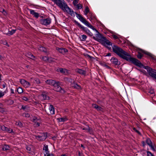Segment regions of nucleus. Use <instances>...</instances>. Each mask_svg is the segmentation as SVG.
<instances>
[{"label":"nucleus","mask_w":156,"mask_h":156,"mask_svg":"<svg viewBox=\"0 0 156 156\" xmlns=\"http://www.w3.org/2000/svg\"><path fill=\"white\" fill-rule=\"evenodd\" d=\"M114 52L117 55L120 57L126 60L129 62L131 63L136 66L140 68L143 67L147 70L148 73L149 69L151 68L148 66H144L140 61L137 59L131 57L130 55L125 51L122 48L116 46H114L113 48Z\"/></svg>","instance_id":"f257e3e1"},{"label":"nucleus","mask_w":156,"mask_h":156,"mask_svg":"<svg viewBox=\"0 0 156 156\" xmlns=\"http://www.w3.org/2000/svg\"><path fill=\"white\" fill-rule=\"evenodd\" d=\"M45 82L46 83L53 86L55 90L56 91L62 93L65 92L64 90L60 86L59 82L52 80H48L46 81Z\"/></svg>","instance_id":"f03ea898"},{"label":"nucleus","mask_w":156,"mask_h":156,"mask_svg":"<svg viewBox=\"0 0 156 156\" xmlns=\"http://www.w3.org/2000/svg\"><path fill=\"white\" fill-rule=\"evenodd\" d=\"M93 38L94 40L100 43L103 46H104L105 47L108 48L109 50H111V48L110 47H109L107 46L106 44L108 45H111L112 47V49H113V48L114 46H116L118 47V46L116 45H114L113 46H112V43L110 42L108 40H107L105 37H103L102 39H98L97 38H96L94 36L93 37ZM119 48H120L119 47ZM112 50H113V49H112Z\"/></svg>","instance_id":"7ed1b4c3"},{"label":"nucleus","mask_w":156,"mask_h":156,"mask_svg":"<svg viewBox=\"0 0 156 156\" xmlns=\"http://www.w3.org/2000/svg\"><path fill=\"white\" fill-rule=\"evenodd\" d=\"M76 15V17L79 20L86 26L88 27L91 28L93 30L97 31L96 29L94 27L90 24L85 18H84L80 14H78L76 12H75Z\"/></svg>","instance_id":"20e7f679"},{"label":"nucleus","mask_w":156,"mask_h":156,"mask_svg":"<svg viewBox=\"0 0 156 156\" xmlns=\"http://www.w3.org/2000/svg\"><path fill=\"white\" fill-rule=\"evenodd\" d=\"M76 15V17L79 20L86 26L88 27L91 28L93 30L97 31L96 29L94 27L90 24L85 18H84L80 14H78L76 12H75Z\"/></svg>","instance_id":"39448f33"},{"label":"nucleus","mask_w":156,"mask_h":156,"mask_svg":"<svg viewBox=\"0 0 156 156\" xmlns=\"http://www.w3.org/2000/svg\"><path fill=\"white\" fill-rule=\"evenodd\" d=\"M51 1L62 10H65V8L67 4L64 0H51Z\"/></svg>","instance_id":"423d86ee"},{"label":"nucleus","mask_w":156,"mask_h":156,"mask_svg":"<svg viewBox=\"0 0 156 156\" xmlns=\"http://www.w3.org/2000/svg\"><path fill=\"white\" fill-rule=\"evenodd\" d=\"M47 133L46 132L40 133L39 134L34 135L35 139L39 141H44L47 137Z\"/></svg>","instance_id":"0eeeda50"},{"label":"nucleus","mask_w":156,"mask_h":156,"mask_svg":"<svg viewBox=\"0 0 156 156\" xmlns=\"http://www.w3.org/2000/svg\"><path fill=\"white\" fill-rule=\"evenodd\" d=\"M51 22V19L50 18L46 19H41L40 20L41 24L44 26H47L50 24Z\"/></svg>","instance_id":"6e6552de"},{"label":"nucleus","mask_w":156,"mask_h":156,"mask_svg":"<svg viewBox=\"0 0 156 156\" xmlns=\"http://www.w3.org/2000/svg\"><path fill=\"white\" fill-rule=\"evenodd\" d=\"M148 72L149 75L152 78L156 80V70L153 69L152 68L149 69Z\"/></svg>","instance_id":"1a4fd4ad"},{"label":"nucleus","mask_w":156,"mask_h":156,"mask_svg":"<svg viewBox=\"0 0 156 156\" xmlns=\"http://www.w3.org/2000/svg\"><path fill=\"white\" fill-rule=\"evenodd\" d=\"M20 82L22 84L25 88H27L29 87L30 85L29 82L26 80L24 79H21L20 80Z\"/></svg>","instance_id":"9d476101"},{"label":"nucleus","mask_w":156,"mask_h":156,"mask_svg":"<svg viewBox=\"0 0 156 156\" xmlns=\"http://www.w3.org/2000/svg\"><path fill=\"white\" fill-rule=\"evenodd\" d=\"M64 11L66 12L68 14H69L72 16H74V12L72 9L69 7L67 5V6H66V8H65V10Z\"/></svg>","instance_id":"9b49d317"},{"label":"nucleus","mask_w":156,"mask_h":156,"mask_svg":"<svg viewBox=\"0 0 156 156\" xmlns=\"http://www.w3.org/2000/svg\"><path fill=\"white\" fill-rule=\"evenodd\" d=\"M110 60L112 63L115 66H119L120 65V62H119L118 59L116 58L112 57Z\"/></svg>","instance_id":"f8f14e48"},{"label":"nucleus","mask_w":156,"mask_h":156,"mask_svg":"<svg viewBox=\"0 0 156 156\" xmlns=\"http://www.w3.org/2000/svg\"><path fill=\"white\" fill-rule=\"evenodd\" d=\"M56 49L59 52L63 55L65 54L66 52L68 51L67 49L65 48L57 47Z\"/></svg>","instance_id":"ddd939ff"},{"label":"nucleus","mask_w":156,"mask_h":156,"mask_svg":"<svg viewBox=\"0 0 156 156\" xmlns=\"http://www.w3.org/2000/svg\"><path fill=\"white\" fill-rule=\"evenodd\" d=\"M75 71L77 73L81 75L85 76L86 74V72L85 70L79 68L76 69Z\"/></svg>","instance_id":"4468645a"},{"label":"nucleus","mask_w":156,"mask_h":156,"mask_svg":"<svg viewBox=\"0 0 156 156\" xmlns=\"http://www.w3.org/2000/svg\"><path fill=\"white\" fill-rule=\"evenodd\" d=\"M75 23L80 27L85 32H86L87 30L88 29L87 27H85L83 26H82L79 23L76 21H75Z\"/></svg>","instance_id":"2eb2a0df"},{"label":"nucleus","mask_w":156,"mask_h":156,"mask_svg":"<svg viewBox=\"0 0 156 156\" xmlns=\"http://www.w3.org/2000/svg\"><path fill=\"white\" fill-rule=\"evenodd\" d=\"M30 13L31 14L34 15V16L37 18L39 16V14L38 13L35 12L33 10L30 9Z\"/></svg>","instance_id":"dca6fc26"},{"label":"nucleus","mask_w":156,"mask_h":156,"mask_svg":"<svg viewBox=\"0 0 156 156\" xmlns=\"http://www.w3.org/2000/svg\"><path fill=\"white\" fill-rule=\"evenodd\" d=\"M16 29H12L11 30H9L8 32L7 33H6L5 34L6 35L9 36L14 34L16 32Z\"/></svg>","instance_id":"f3484780"},{"label":"nucleus","mask_w":156,"mask_h":156,"mask_svg":"<svg viewBox=\"0 0 156 156\" xmlns=\"http://www.w3.org/2000/svg\"><path fill=\"white\" fill-rule=\"evenodd\" d=\"M50 114H55L54 108L52 105H50L49 107Z\"/></svg>","instance_id":"a211bd4d"},{"label":"nucleus","mask_w":156,"mask_h":156,"mask_svg":"<svg viewBox=\"0 0 156 156\" xmlns=\"http://www.w3.org/2000/svg\"><path fill=\"white\" fill-rule=\"evenodd\" d=\"M92 105L94 108H95L98 111H101L102 109V108L101 107L99 106L96 104H93Z\"/></svg>","instance_id":"6ab92c4d"},{"label":"nucleus","mask_w":156,"mask_h":156,"mask_svg":"<svg viewBox=\"0 0 156 156\" xmlns=\"http://www.w3.org/2000/svg\"><path fill=\"white\" fill-rule=\"evenodd\" d=\"M10 147L7 144H4L2 146V150L4 151H7L9 150Z\"/></svg>","instance_id":"aec40b11"},{"label":"nucleus","mask_w":156,"mask_h":156,"mask_svg":"<svg viewBox=\"0 0 156 156\" xmlns=\"http://www.w3.org/2000/svg\"><path fill=\"white\" fill-rule=\"evenodd\" d=\"M146 142L147 144L150 147H152V145L153 144L149 138H147L146 140Z\"/></svg>","instance_id":"412c9836"},{"label":"nucleus","mask_w":156,"mask_h":156,"mask_svg":"<svg viewBox=\"0 0 156 156\" xmlns=\"http://www.w3.org/2000/svg\"><path fill=\"white\" fill-rule=\"evenodd\" d=\"M72 86L74 88L80 90L81 89L80 86L78 85L76 83H74L72 84Z\"/></svg>","instance_id":"4be33fe9"},{"label":"nucleus","mask_w":156,"mask_h":156,"mask_svg":"<svg viewBox=\"0 0 156 156\" xmlns=\"http://www.w3.org/2000/svg\"><path fill=\"white\" fill-rule=\"evenodd\" d=\"M57 120L59 122H64L68 120V119L65 118H59L57 119Z\"/></svg>","instance_id":"5701e85b"},{"label":"nucleus","mask_w":156,"mask_h":156,"mask_svg":"<svg viewBox=\"0 0 156 156\" xmlns=\"http://www.w3.org/2000/svg\"><path fill=\"white\" fill-rule=\"evenodd\" d=\"M26 56L32 59H34L35 58V57L30 52L27 53Z\"/></svg>","instance_id":"b1692460"},{"label":"nucleus","mask_w":156,"mask_h":156,"mask_svg":"<svg viewBox=\"0 0 156 156\" xmlns=\"http://www.w3.org/2000/svg\"><path fill=\"white\" fill-rule=\"evenodd\" d=\"M144 53L150 56V57H151V58L153 59V60H156V58H155L154 56H153V55H152L151 53H149V52H145Z\"/></svg>","instance_id":"393cba45"},{"label":"nucleus","mask_w":156,"mask_h":156,"mask_svg":"<svg viewBox=\"0 0 156 156\" xmlns=\"http://www.w3.org/2000/svg\"><path fill=\"white\" fill-rule=\"evenodd\" d=\"M96 30L97 31H95L97 32L98 34H96V37H95L96 38H98V39L97 37H100V38H101L100 39H102V37H104L102 35V34H100L99 32L98 31V30Z\"/></svg>","instance_id":"a878e982"},{"label":"nucleus","mask_w":156,"mask_h":156,"mask_svg":"<svg viewBox=\"0 0 156 156\" xmlns=\"http://www.w3.org/2000/svg\"><path fill=\"white\" fill-rule=\"evenodd\" d=\"M43 150H44L45 151V153H48L49 151L48 149V145H44L43 147Z\"/></svg>","instance_id":"bb28decb"},{"label":"nucleus","mask_w":156,"mask_h":156,"mask_svg":"<svg viewBox=\"0 0 156 156\" xmlns=\"http://www.w3.org/2000/svg\"><path fill=\"white\" fill-rule=\"evenodd\" d=\"M59 71L61 73L65 74L67 73V70L65 69L60 68L59 69Z\"/></svg>","instance_id":"cd10ccee"},{"label":"nucleus","mask_w":156,"mask_h":156,"mask_svg":"<svg viewBox=\"0 0 156 156\" xmlns=\"http://www.w3.org/2000/svg\"><path fill=\"white\" fill-rule=\"evenodd\" d=\"M41 95L43 97V99L44 100H48L49 98V97L45 94H42Z\"/></svg>","instance_id":"c85d7f7f"},{"label":"nucleus","mask_w":156,"mask_h":156,"mask_svg":"<svg viewBox=\"0 0 156 156\" xmlns=\"http://www.w3.org/2000/svg\"><path fill=\"white\" fill-rule=\"evenodd\" d=\"M15 124L16 125L19 126L20 127L23 126V124L20 121L16 122Z\"/></svg>","instance_id":"c756f323"},{"label":"nucleus","mask_w":156,"mask_h":156,"mask_svg":"<svg viewBox=\"0 0 156 156\" xmlns=\"http://www.w3.org/2000/svg\"><path fill=\"white\" fill-rule=\"evenodd\" d=\"M17 91L18 93L21 94L23 92V90L21 87H19L17 89Z\"/></svg>","instance_id":"7c9ffc66"},{"label":"nucleus","mask_w":156,"mask_h":156,"mask_svg":"<svg viewBox=\"0 0 156 156\" xmlns=\"http://www.w3.org/2000/svg\"><path fill=\"white\" fill-rule=\"evenodd\" d=\"M3 105L2 104L0 103V112H5L4 108H3Z\"/></svg>","instance_id":"2f4dec72"},{"label":"nucleus","mask_w":156,"mask_h":156,"mask_svg":"<svg viewBox=\"0 0 156 156\" xmlns=\"http://www.w3.org/2000/svg\"><path fill=\"white\" fill-rule=\"evenodd\" d=\"M26 148L27 151L28 153H30L32 152L31 148L30 146H27Z\"/></svg>","instance_id":"473e14b6"},{"label":"nucleus","mask_w":156,"mask_h":156,"mask_svg":"<svg viewBox=\"0 0 156 156\" xmlns=\"http://www.w3.org/2000/svg\"><path fill=\"white\" fill-rule=\"evenodd\" d=\"M85 33L90 36L91 37L93 36V34L92 33L90 32L89 29H88L87 30V31L85 32Z\"/></svg>","instance_id":"72a5a7b5"},{"label":"nucleus","mask_w":156,"mask_h":156,"mask_svg":"<svg viewBox=\"0 0 156 156\" xmlns=\"http://www.w3.org/2000/svg\"><path fill=\"white\" fill-rule=\"evenodd\" d=\"M87 38V36L85 35H81V40L82 41H85Z\"/></svg>","instance_id":"f704fd0d"},{"label":"nucleus","mask_w":156,"mask_h":156,"mask_svg":"<svg viewBox=\"0 0 156 156\" xmlns=\"http://www.w3.org/2000/svg\"><path fill=\"white\" fill-rule=\"evenodd\" d=\"M90 10L88 6H86L85 8L84 12H85V15H87L88 13L89 12Z\"/></svg>","instance_id":"c9c22d12"},{"label":"nucleus","mask_w":156,"mask_h":156,"mask_svg":"<svg viewBox=\"0 0 156 156\" xmlns=\"http://www.w3.org/2000/svg\"><path fill=\"white\" fill-rule=\"evenodd\" d=\"M143 55L140 52H138V55H137V57L139 59H141L143 57Z\"/></svg>","instance_id":"e433bc0d"},{"label":"nucleus","mask_w":156,"mask_h":156,"mask_svg":"<svg viewBox=\"0 0 156 156\" xmlns=\"http://www.w3.org/2000/svg\"><path fill=\"white\" fill-rule=\"evenodd\" d=\"M40 49L42 51L46 52H47V49L44 47H40Z\"/></svg>","instance_id":"4c0bfd02"},{"label":"nucleus","mask_w":156,"mask_h":156,"mask_svg":"<svg viewBox=\"0 0 156 156\" xmlns=\"http://www.w3.org/2000/svg\"><path fill=\"white\" fill-rule=\"evenodd\" d=\"M102 65L103 67H105L107 69H111V67H110L109 66L107 65H106L105 64H104V63L102 64Z\"/></svg>","instance_id":"58836bf2"},{"label":"nucleus","mask_w":156,"mask_h":156,"mask_svg":"<svg viewBox=\"0 0 156 156\" xmlns=\"http://www.w3.org/2000/svg\"><path fill=\"white\" fill-rule=\"evenodd\" d=\"M76 5L77 6V8L78 9H81V8H82L83 7L82 5L80 3H79L78 4H77Z\"/></svg>","instance_id":"ea45409f"},{"label":"nucleus","mask_w":156,"mask_h":156,"mask_svg":"<svg viewBox=\"0 0 156 156\" xmlns=\"http://www.w3.org/2000/svg\"><path fill=\"white\" fill-rule=\"evenodd\" d=\"M34 80L35 81V83H36L37 84H39L41 83L40 81L38 78H35L34 79Z\"/></svg>","instance_id":"a19ab883"},{"label":"nucleus","mask_w":156,"mask_h":156,"mask_svg":"<svg viewBox=\"0 0 156 156\" xmlns=\"http://www.w3.org/2000/svg\"><path fill=\"white\" fill-rule=\"evenodd\" d=\"M147 156H155L150 151H147Z\"/></svg>","instance_id":"79ce46f5"},{"label":"nucleus","mask_w":156,"mask_h":156,"mask_svg":"<svg viewBox=\"0 0 156 156\" xmlns=\"http://www.w3.org/2000/svg\"><path fill=\"white\" fill-rule=\"evenodd\" d=\"M6 131L8 132L9 133H12L13 132V130L10 128H7Z\"/></svg>","instance_id":"37998d69"},{"label":"nucleus","mask_w":156,"mask_h":156,"mask_svg":"<svg viewBox=\"0 0 156 156\" xmlns=\"http://www.w3.org/2000/svg\"><path fill=\"white\" fill-rule=\"evenodd\" d=\"M44 156H54L53 154H50L49 152L46 153L44 154Z\"/></svg>","instance_id":"c03bdc74"},{"label":"nucleus","mask_w":156,"mask_h":156,"mask_svg":"<svg viewBox=\"0 0 156 156\" xmlns=\"http://www.w3.org/2000/svg\"><path fill=\"white\" fill-rule=\"evenodd\" d=\"M154 151H155L156 150V146L154 144H153L152 145V147H150Z\"/></svg>","instance_id":"a18cd8bd"},{"label":"nucleus","mask_w":156,"mask_h":156,"mask_svg":"<svg viewBox=\"0 0 156 156\" xmlns=\"http://www.w3.org/2000/svg\"><path fill=\"white\" fill-rule=\"evenodd\" d=\"M42 59L44 61H46L48 60V57L44 56L42 57Z\"/></svg>","instance_id":"49530a36"},{"label":"nucleus","mask_w":156,"mask_h":156,"mask_svg":"<svg viewBox=\"0 0 156 156\" xmlns=\"http://www.w3.org/2000/svg\"><path fill=\"white\" fill-rule=\"evenodd\" d=\"M22 98L23 100L25 101H27L28 100V98L25 96H22Z\"/></svg>","instance_id":"de8ad7c7"},{"label":"nucleus","mask_w":156,"mask_h":156,"mask_svg":"<svg viewBox=\"0 0 156 156\" xmlns=\"http://www.w3.org/2000/svg\"><path fill=\"white\" fill-rule=\"evenodd\" d=\"M133 130L135 131L139 135H141V133L137 130L135 128H133Z\"/></svg>","instance_id":"09e8293b"},{"label":"nucleus","mask_w":156,"mask_h":156,"mask_svg":"<svg viewBox=\"0 0 156 156\" xmlns=\"http://www.w3.org/2000/svg\"><path fill=\"white\" fill-rule=\"evenodd\" d=\"M7 127H5L4 126H2L1 127V129L3 131H6V130Z\"/></svg>","instance_id":"8fccbe9b"},{"label":"nucleus","mask_w":156,"mask_h":156,"mask_svg":"<svg viewBox=\"0 0 156 156\" xmlns=\"http://www.w3.org/2000/svg\"><path fill=\"white\" fill-rule=\"evenodd\" d=\"M79 0H74L73 2V3L74 5H77V4Z\"/></svg>","instance_id":"3c124183"},{"label":"nucleus","mask_w":156,"mask_h":156,"mask_svg":"<svg viewBox=\"0 0 156 156\" xmlns=\"http://www.w3.org/2000/svg\"><path fill=\"white\" fill-rule=\"evenodd\" d=\"M4 93H5V92H3L2 91H0V98L4 96Z\"/></svg>","instance_id":"603ef678"},{"label":"nucleus","mask_w":156,"mask_h":156,"mask_svg":"<svg viewBox=\"0 0 156 156\" xmlns=\"http://www.w3.org/2000/svg\"><path fill=\"white\" fill-rule=\"evenodd\" d=\"M149 92L151 94H153L154 93V90L153 89H151L150 90Z\"/></svg>","instance_id":"864d4df0"},{"label":"nucleus","mask_w":156,"mask_h":156,"mask_svg":"<svg viewBox=\"0 0 156 156\" xmlns=\"http://www.w3.org/2000/svg\"><path fill=\"white\" fill-rule=\"evenodd\" d=\"M35 126L36 127H38L40 126V123L38 122H35Z\"/></svg>","instance_id":"5fc2aeb1"},{"label":"nucleus","mask_w":156,"mask_h":156,"mask_svg":"<svg viewBox=\"0 0 156 156\" xmlns=\"http://www.w3.org/2000/svg\"><path fill=\"white\" fill-rule=\"evenodd\" d=\"M27 108V106H24L22 105V106L21 108L20 109H22L24 110L26 108Z\"/></svg>","instance_id":"6e6d98bb"},{"label":"nucleus","mask_w":156,"mask_h":156,"mask_svg":"<svg viewBox=\"0 0 156 156\" xmlns=\"http://www.w3.org/2000/svg\"><path fill=\"white\" fill-rule=\"evenodd\" d=\"M78 155L79 156H83V154L80 151H78Z\"/></svg>","instance_id":"4d7b16f0"},{"label":"nucleus","mask_w":156,"mask_h":156,"mask_svg":"<svg viewBox=\"0 0 156 156\" xmlns=\"http://www.w3.org/2000/svg\"><path fill=\"white\" fill-rule=\"evenodd\" d=\"M112 37L115 39H117L118 38V37L115 35H113Z\"/></svg>","instance_id":"13d9d810"},{"label":"nucleus","mask_w":156,"mask_h":156,"mask_svg":"<svg viewBox=\"0 0 156 156\" xmlns=\"http://www.w3.org/2000/svg\"><path fill=\"white\" fill-rule=\"evenodd\" d=\"M8 101L11 104H12L14 103V101L12 100H9Z\"/></svg>","instance_id":"bf43d9fd"},{"label":"nucleus","mask_w":156,"mask_h":156,"mask_svg":"<svg viewBox=\"0 0 156 156\" xmlns=\"http://www.w3.org/2000/svg\"><path fill=\"white\" fill-rule=\"evenodd\" d=\"M6 85V83H4L3 84H2V88H5V87Z\"/></svg>","instance_id":"052dcab7"},{"label":"nucleus","mask_w":156,"mask_h":156,"mask_svg":"<svg viewBox=\"0 0 156 156\" xmlns=\"http://www.w3.org/2000/svg\"><path fill=\"white\" fill-rule=\"evenodd\" d=\"M111 53H108L106 55H105V57H107V56H111Z\"/></svg>","instance_id":"680f3d73"},{"label":"nucleus","mask_w":156,"mask_h":156,"mask_svg":"<svg viewBox=\"0 0 156 156\" xmlns=\"http://www.w3.org/2000/svg\"><path fill=\"white\" fill-rule=\"evenodd\" d=\"M2 12L4 14H5L6 13V11L4 9H3Z\"/></svg>","instance_id":"e2e57ef3"},{"label":"nucleus","mask_w":156,"mask_h":156,"mask_svg":"<svg viewBox=\"0 0 156 156\" xmlns=\"http://www.w3.org/2000/svg\"><path fill=\"white\" fill-rule=\"evenodd\" d=\"M142 144L143 145V146L144 147L145 145V142L144 141H142Z\"/></svg>","instance_id":"0e129e2a"},{"label":"nucleus","mask_w":156,"mask_h":156,"mask_svg":"<svg viewBox=\"0 0 156 156\" xmlns=\"http://www.w3.org/2000/svg\"><path fill=\"white\" fill-rule=\"evenodd\" d=\"M11 94H14V90L11 88Z\"/></svg>","instance_id":"69168bd1"},{"label":"nucleus","mask_w":156,"mask_h":156,"mask_svg":"<svg viewBox=\"0 0 156 156\" xmlns=\"http://www.w3.org/2000/svg\"><path fill=\"white\" fill-rule=\"evenodd\" d=\"M86 130H87L88 132L90 131V129L88 126V128H87Z\"/></svg>","instance_id":"338daca9"},{"label":"nucleus","mask_w":156,"mask_h":156,"mask_svg":"<svg viewBox=\"0 0 156 156\" xmlns=\"http://www.w3.org/2000/svg\"><path fill=\"white\" fill-rule=\"evenodd\" d=\"M85 56L87 58H89L90 57V55L87 54H86L85 55Z\"/></svg>","instance_id":"774afa93"}]
</instances>
